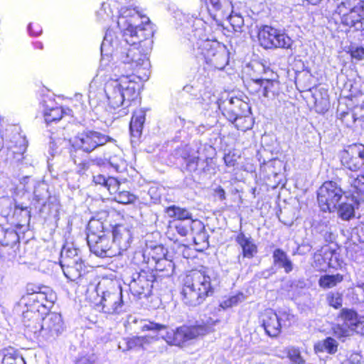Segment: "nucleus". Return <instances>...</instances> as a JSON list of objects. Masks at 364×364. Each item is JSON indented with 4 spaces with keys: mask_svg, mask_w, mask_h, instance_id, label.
Returning <instances> with one entry per match:
<instances>
[{
    "mask_svg": "<svg viewBox=\"0 0 364 364\" xmlns=\"http://www.w3.org/2000/svg\"><path fill=\"white\" fill-rule=\"evenodd\" d=\"M152 36L151 31L145 30L135 31L128 28L122 35V40L118 41L112 30H107L101 44V53L104 55H111L121 61L119 69H127L134 73L141 66H148L149 63L146 54L141 53L139 47L141 43L150 44L149 38Z\"/></svg>",
    "mask_w": 364,
    "mask_h": 364,
    "instance_id": "nucleus-1",
    "label": "nucleus"
},
{
    "mask_svg": "<svg viewBox=\"0 0 364 364\" xmlns=\"http://www.w3.org/2000/svg\"><path fill=\"white\" fill-rule=\"evenodd\" d=\"M119 73V77L111 78L106 82L104 91L109 108L114 110L119 109L120 116H122L128 114L127 108L131 102L137 97L139 84L135 81L134 75Z\"/></svg>",
    "mask_w": 364,
    "mask_h": 364,
    "instance_id": "nucleus-2",
    "label": "nucleus"
},
{
    "mask_svg": "<svg viewBox=\"0 0 364 364\" xmlns=\"http://www.w3.org/2000/svg\"><path fill=\"white\" fill-rule=\"evenodd\" d=\"M216 283V279L205 272L191 271L183 279L181 294L184 303L191 306L201 304L213 294Z\"/></svg>",
    "mask_w": 364,
    "mask_h": 364,
    "instance_id": "nucleus-3",
    "label": "nucleus"
},
{
    "mask_svg": "<svg viewBox=\"0 0 364 364\" xmlns=\"http://www.w3.org/2000/svg\"><path fill=\"white\" fill-rule=\"evenodd\" d=\"M197 24L201 25V27L193 31V37L196 40L198 53L203 56L208 65L215 69H223L228 63L226 47L218 41L207 37L201 20H198Z\"/></svg>",
    "mask_w": 364,
    "mask_h": 364,
    "instance_id": "nucleus-4",
    "label": "nucleus"
},
{
    "mask_svg": "<svg viewBox=\"0 0 364 364\" xmlns=\"http://www.w3.org/2000/svg\"><path fill=\"white\" fill-rule=\"evenodd\" d=\"M87 245L90 251L102 258L113 257L119 255L110 237L103 230L102 223L98 220H91L87 225Z\"/></svg>",
    "mask_w": 364,
    "mask_h": 364,
    "instance_id": "nucleus-5",
    "label": "nucleus"
},
{
    "mask_svg": "<svg viewBox=\"0 0 364 364\" xmlns=\"http://www.w3.org/2000/svg\"><path fill=\"white\" fill-rule=\"evenodd\" d=\"M98 299L95 303L96 309L107 314H119L122 311L123 300L122 289L109 282L108 285L99 282L96 287Z\"/></svg>",
    "mask_w": 364,
    "mask_h": 364,
    "instance_id": "nucleus-6",
    "label": "nucleus"
},
{
    "mask_svg": "<svg viewBox=\"0 0 364 364\" xmlns=\"http://www.w3.org/2000/svg\"><path fill=\"white\" fill-rule=\"evenodd\" d=\"M343 26L355 31H364V1L343 0L336 8Z\"/></svg>",
    "mask_w": 364,
    "mask_h": 364,
    "instance_id": "nucleus-7",
    "label": "nucleus"
},
{
    "mask_svg": "<svg viewBox=\"0 0 364 364\" xmlns=\"http://www.w3.org/2000/svg\"><path fill=\"white\" fill-rule=\"evenodd\" d=\"M218 107L223 114L232 123L235 124L237 129L245 131L250 129V124L242 126L239 122L245 119L243 117L250 113V107L246 102L238 97H230L220 101Z\"/></svg>",
    "mask_w": 364,
    "mask_h": 364,
    "instance_id": "nucleus-8",
    "label": "nucleus"
},
{
    "mask_svg": "<svg viewBox=\"0 0 364 364\" xmlns=\"http://www.w3.org/2000/svg\"><path fill=\"white\" fill-rule=\"evenodd\" d=\"M109 141H115V140L107 135L94 130L84 131L70 140L73 149L81 150L87 154Z\"/></svg>",
    "mask_w": 364,
    "mask_h": 364,
    "instance_id": "nucleus-9",
    "label": "nucleus"
},
{
    "mask_svg": "<svg viewBox=\"0 0 364 364\" xmlns=\"http://www.w3.org/2000/svg\"><path fill=\"white\" fill-rule=\"evenodd\" d=\"M343 191L334 181H326L318 188L317 199L318 205L323 212H334L342 200Z\"/></svg>",
    "mask_w": 364,
    "mask_h": 364,
    "instance_id": "nucleus-10",
    "label": "nucleus"
},
{
    "mask_svg": "<svg viewBox=\"0 0 364 364\" xmlns=\"http://www.w3.org/2000/svg\"><path fill=\"white\" fill-rule=\"evenodd\" d=\"M207 332L208 328L203 325L183 326L177 328L176 330L167 331L166 334L162 336V338L168 345L181 346L188 341L194 339L199 336L205 335Z\"/></svg>",
    "mask_w": 364,
    "mask_h": 364,
    "instance_id": "nucleus-11",
    "label": "nucleus"
},
{
    "mask_svg": "<svg viewBox=\"0 0 364 364\" xmlns=\"http://www.w3.org/2000/svg\"><path fill=\"white\" fill-rule=\"evenodd\" d=\"M155 279V275L149 270L134 272L129 284V290L139 299L147 298L151 294Z\"/></svg>",
    "mask_w": 364,
    "mask_h": 364,
    "instance_id": "nucleus-12",
    "label": "nucleus"
},
{
    "mask_svg": "<svg viewBox=\"0 0 364 364\" xmlns=\"http://www.w3.org/2000/svg\"><path fill=\"white\" fill-rule=\"evenodd\" d=\"M258 39L260 45L264 48H290L293 41L286 33L265 26L258 33Z\"/></svg>",
    "mask_w": 364,
    "mask_h": 364,
    "instance_id": "nucleus-13",
    "label": "nucleus"
},
{
    "mask_svg": "<svg viewBox=\"0 0 364 364\" xmlns=\"http://www.w3.org/2000/svg\"><path fill=\"white\" fill-rule=\"evenodd\" d=\"M119 14L117 25L122 30V35H124V32L127 31L128 28H131L135 31H139L140 29L145 30L146 32L151 31L144 26L140 25L141 23H144V21H141L143 18H146L147 21H149V19L145 16H142L139 11L135 8L122 7L119 11Z\"/></svg>",
    "mask_w": 364,
    "mask_h": 364,
    "instance_id": "nucleus-14",
    "label": "nucleus"
},
{
    "mask_svg": "<svg viewBox=\"0 0 364 364\" xmlns=\"http://www.w3.org/2000/svg\"><path fill=\"white\" fill-rule=\"evenodd\" d=\"M39 331L46 340H55L64 331L61 315L55 312L48 314L43 318Z\"/></svg>",
    "mask_w": 364,
    "mask_h": 364,
    "instance_id": "nucleus-15",
    "label": "nucleus"
},
{
    "mask_svg": "<svg viewBox=\"0 0 364 364\" xmlns=\"http://www.w3.org/2000/svg\"><path fill=\"white\" fill-rule=\"evenodd\" d=\"M342 164L350 171H357L364 165V146L360 144L350 145L341 154Z\"/></svg>",
    "mask_w": 364,
    "mask_h": 364,
    "instance_id": "nucleus-16",
    "label": "nucleus"
},
{
    "mask_svg": "<svg viewBox=\"0 0 364 364\" xmlns=\"http://www.w3.org/2000/svg\"><path fill=\"white\" fill-rule=\"evenodd\" d=\"M208 11L218 23L224 19L231 21L233 18L232 4L230 0H209Z\"/></svg>",
    "mask_w": 364,
    "mask_h": 364,
    "instance_id": "nucleus-17",
    "label": "nucleus"
},
{
    "mask_svg": "<svg viewBox=\"0 0 364 364\" xmlns=\"http://www.w3.org/2000/svg\"><path fill=\"white\" fill-rule=\"evenodd\" d=\"M112 242L118 249L119 255L127 250L132 241V234L129 228L124 225H117L112 230Z\"/></svg>",
    "mask_w": 364,
    "mask_h": 364,
    "instance_id": "nucleus-18",
    "label": "nucleus"
},
{
    "mask_svg": "<svg viewBox=\"0 0 364 364\" xmlns=\"http://www.w3.org/2000/svg\"><path fill=\"white\" fill-rule=\"evenodd\" d=\"M285 316L284 314L278 315L272 309L266 310L263 315L262 326L269 336L274 337L280 333L283 325L282 316Z\"/></svg>",
    "mask_w": 364,
    "mask_h": 364,
    "instance_id": "nucleus-19",
    "label": "nucleus"
},
{
    "mask_svg": "<svg viewBox=\"0 0 364 364\" xmlns=\"http://www.w3.org/2000/svg\"><path fill=\"white\" fill-rule=\"evenodd\" d=\"M340 315L350 326V331L364 336V316H358L355 311L348 309H343Z\"/></svg>",
    "mask_w": 364,
    "mask_h": 364,
    "instance_id": "nucleus-20",
    "label": "nucleus"
},
{
    "mask_svg": "<svg viewBox=\"0 0 364 364\" xmlns=\"http://www.w3.org/2000/svg\"><path fill=\"white\" fill-rule=\"evenodd\" d=\"M193 234V242L198 251H203L209 246L208 237L205 228L202 223L196 221L191 228Z\"/></svg>",
    "mask_w": 364,
    "mask_h": 364,
    "instance_id": "nucleus-21",
    "label": "nucleus"
},
{
    "mask_svg": "<svg viewBox=\"0 0 364 364\" xmlns=\"http://www.w3.org/2000/svg\"><path fill=\"white\" fill-rule=\"evenodd\" d=\"M236 242L242 250V255L246 258H252L257 252L256 245L251 237H247L243 232H240L235 237Z\"/></svg>",
    "mask_w": 364,
    "mask_h": 364,
    "instance_id": "nucleus-22",
    "label": "nucleus"
},
{
    "mask_svg": "<svg viewBox=\"0 0 364 364\" xmlns=\"http://www.w3.org/2000/svg\"><path fill=\"white\" fill-rule=\"evenodd\" d=\"M82 261L79 255V250L75 248L73 244L65 245L60 252V265H69Z\"/></svg>",
    "mask_w": 364,
    "mask_h": 364,
    "instance_id": "nucleus-23",
    "label": "nucleus"
},
{
    "mask_svg": "<svg viewBox=\"0 0 364 364\" xmlns=\"http://www.w3.org/2000/svg\"><path fill=\"white\" fill-rule=\"evenodd\" d=\"M141 255L145 263L152 265L165 257L166 251L161 245L150 246L146 247Z\"/></svg>",
    "mask_w": 364,
    "mask_h": 364,
    "instance_id": "nucleus-24",
    "label": "nucleus"
},
{
    "mask_svg": "<svg viewBox=\"0 0 364 364\" xmlns=\"http://www.w3.org/2000/svg\"><path fill=\"white\" fill-rule=\"evenodd\" d=\"M40 316L38 312L26 310L22 314V323L31 333H36L40 328Z\"/></svg>",
    "mask_w": 364,
    "mask_h": 364,
    "instance_id": "nucleus-25",
    "label": "nucleus"
},
{
    "mask_svg": "<svg viewBox=\"0 0 364 364\" xmlns=\"http://www.w3.org/2000/svg\"><path fill=\"white\" fill-rule=\"evenodd\" d=\"M274 264L278 268L284 269L286 273L293 270V263L287 254L280 248L274 250L272 255Z\"/></svg>",
    "mask_w": 364,
    "mask_h": 364,
    "instance_id": "nucleus-26",
    "label": "nucleus"
},
{
    "mask_svg": "<svg viewBox=\"0 0 364 364\" xmlns=\"http://www.w3.org/2000/svg\"><path fill=\"white\" fill-rule=\"evenodd\" d=\"M64 273V275L70 281L76 282L82 275L84 269V265L82 261L78 262L74 264H70L69 265H60Z\"/></svg>",
    "mask_w": 364,
    "mask_h": 364,
    "instance_id": "nucleus-27",
    "label": "nucleus"
},
{
    "mask_svg": "<svg viewBox=\"0 0 364 364\" xmlns=\"http://www.w3.org/2000/svg\"><path fill=\"white\" fill-rule=\"evenodd\" d=\"M145 121V113L142 110L135 112L131 119L129 130L131 135L134 137H139Z\"/></svg>",
    "mask_w": 364,
    "mask_h": 364,
    "instance_id": "nucleus-28",
    "label": "nucleus"
},
{
    "mask_svg": "<svg viewBox=\"0 0 364 364\" xmlns=\"http://www.w3.org/2000/svg\"><path fill=\"white\" fill-rule=\"evenodd\" d=\"M93 182L96 185H100L109 193H116L119 189V182L114 177H106L105 175L98 174L93 176Z\"/></svg>",
    "mask_w": 364,
    "mask_h": 364,
    "instance_id": "nucleus-29",
    "label": "nucleus"
},
{
    "mask_svg": "<svg viewBox=\"0 0 364 364\" xmlns=\"http://www.w3.org/2000/svg\"><path fill=\"white\" fill-rule=\"evenodd\" d=\"M165 213L170 217L176 218L178 220H189L191 223H194L192 218V213L185 208H181L177 205H171L165 209Z\"/></svg>",
    "mask_w": 364,
    "mask_h": 364,
    "instance_id": "nucleus-30",
    "label": "nucleus"
},
{
    "mask_svg": "<svg viewBox=\"0 0 364 364\" xmlns=\"http://www.w3.org/2000/svg\"><path fill=\"white\" fill-rule=\"evenodd\" d=\"M125 346L122 350H141L144 349L145 346L150 343L149 338L147 336H133L124 339Z\"/></svg>",
    "mask_w": 364,
    "mask_h": 364,
    "instance_id": "nucleus-31",
    "label": "nucleus"
},
{
    "mask_svg": "<svg viewBox=\"0 0 364 364\" xmlns=\"http://www.w3.org/2000/svg\"><path fill=\"white\" fill-rule=\"evenodd\" d=\"M350 185V191L356 200L364 199V174L358 176L356 178L350 177L349 179Z\"/></svg>",
    "mask_w": 364,
    "mask_h": 364,
    "instance_id": "nucleus-32",
    "label": "nucleus"
},
{
    "mask_svg": "<svg viewBox=\"0 0 364 364\" xmlns=\"http://www.w3.org/2000/svg\"><path fill=\"white\" fill-rule=\"evenodd\" d=\"M43 114L47 124L59 121L63 117V110L58 107H50L46 101L43 102Z\"/></svg>",
    "mask_w": 364,
    "mask_h": 364,
    "instance_id": "nucleus-33",
    "label": "nucleus"
},
{
    "mask_svg": "<svg viewBox=\"0 0 364 364\" xmlns=\"http://www.w3.org/2000/svg\"><path fill=\"white\" fill-rule=\"evenodd\" d=\"M189 150L190 148L186 146L181 156L185 160L186 170L189 172H195L198 170L200 159L196 154H191Z\"/></svg>",
    "mask_w": 364,
    "mask_h": 364,
    "instance_id": "nucleus-34",
    "label": "nucleus"
},
{
    "mask_svg": "<svg viewBox=\"0 0 364 364\" xmlns=\"http://www.w3.org/2000/svg\"><path fill=\"white\" fill-rule=\"evenodd\" d=\"M338 319L342 323H334L331 326V331L333 335L337 338L342 339L350 336V326L348 325L346 321L338 315Z\"/></svg>",
    "mask_w": 364,
    "mask_h": 364,
    "instance_id": "nucleus-35",
    "label": "nucleus"
},
{
    "mask_svg": "<svg viewBox=\"0 0 364 364\" xmlns=\"http://www.w3.org/2000/svg\"><path fill=\"white\" fill-rule=\"evenodd\" d=\"M343 276L340 274L333 275H324L319 279V285L323 288H332L343 280Z\"/></svg>",
    "mask_w": 364,
    "mask_h": 364,
    "instance_id": "nucleus-36",
    "label": "nucleus"
},
{
    "mask_svg": "<svg viewBox=\"0 0 364 364\" xmlns=\"http://www.w3.org/2000/svg\"><path fill=\"white\" fill-rule=\"evenodd\" d=\"M285 353L289 358L291 364H304L305 360L301 355V351L298 348L289 346L285 348Z\"/></svg>",
    "mask_w": 364,
    "mask_h": 364,
    "instance_id": "nucleus-37",
    "label": "nucleus"
},
{
    "mask_svg": "<svg viewBox=\"0 0 364 364\" xmlns=\"http://www.w3.org/2000/svg\"><path fill=\"white\" fill-rule=\"evenodd\" d=\"M338 342L331 337H327L321 343H318L316 348L319 350H325L330 354H334L338 350Z\"/></svg>",
    "mask_w": 364,
    "mask_h": 364,
    "instance_id": "nucleus-38",
    "label": "nucleus"
},
{
    "mask_svg": "<svg viewBox=\"0 0 364 364\" xmlns=\"http://www.w3.org/2000/svg\"><path fill=\"white\" fill-rule=\"evenodd\" d=\"M338 210L339 216L343 220H349L354 216V207L352 204L343 202L342 200L338 203Z\"/></svg>",
    "mask_w": 364,
    "mask_h": 364,
    "instance_id": "nucleus-39",
    "label": "nucleus"
},
{
    "mask_svg": "<svg viewBox=\"0 0 364 364\" xmlns=\"http://www.w3.org/2000/svg\"><path fill=\"white\" fill-rule=\"evenodd\" d=\"M111 195H114V199L122 204H129L134 203L136 198L134 195L130 193L129 191L119 190L116 193H109Z\"/></svg>",
    "mask_w": 364,
    "mask_h": 364,
    "instance_id": "nucleus-40",
    "label": "nucleus"
},
{
    "mask_svg": "<svg viewBox=\"0 0 364 364\" xmlns=\"http://www.w3.org/2000/svg\"><path fill=\"white\" fill-rule=\"evenodd\" d=\"M328 304L334 309H340L343 304V294L338 291H330L326 294Z\"/></svg>",
    "mask_w": 364,
    "mask_h": 364,
    "instance_id": "nucleus-41",
    "label": "nucleus"
},
{
    "mask_svg": "<svg viewBox=\"0 0 364 364\" xmlns=\"http://www.w3.org/2000/svg\"><path fill=\"white\" fill-rule=\"evenodd\" d=\"M245 300V296L242 293H238L236 295L230 296L229 298L223 300L220 303V306L223 309H228L237 305L239 303Z\"/></svg>",
    "mask_w": 364,
    "mask_h": 364,
    "instance_id": "nucleus-42",
    "label": "nucleus"
},
{
    "mask_svg": "<svg viewBox=\"0 0 364 364\" xmlns=\"http://www.w3.org/2000/svg\"><path fill=\"white\" fill-rule=\"evenodd\" d=\"M2 364H25V363L21 355L13 351H8L4 355Z\"/></svg>",
    "mask_w": 364,
    "mask_h": 364,
    "instance_id": "nucleus-43",
    "label": "nucleus"
},
{
    "mask_svg": "<svg viewBox=\"0 0 364 364\" xmlns=\"http://www.w3.org/2000/svg\"><path fill=\"white\" fill-rule=\"evenodd\" d=\"M151 268H154L159 272H168L172 270L173 264L171 261H169L165 258V257L159 261L154 262L152 265H150Z\"/></svg>",
    "mask_w": 364,
    "mask_h": 364,
    "instance_id": "nucleus-44",
    "label": "nucleus"
},
{
    "mask_svg": "<svg viewBox=\"0 0 364 364\" xmlns=\"http://www.w3.org/2000/svg\"><path fill=\"white\" fill-rule=\"evenodd\" d=\"M261 87L262 88V95L265 97H269V93L274 95V87L277 82L270 80H261Z\"/></svg>",
    "mask_w": 364,
    "mask_h": 364,
    "instance_id": "nucleus-45",
    "label": "nucleus"
},
{
    "mask_svg": "<svg viewBox=\"0 0 364 364\" xmlns=\"http://www.w3.org/2000/svg\"><path fill=\"white\" fill-rule=\"evenodd\" d=\"M164 328H166V326L160 324V323H154L152 321H147V322L144 323L141 327V330L142 331H159Z\"/></svg>",
    "mask_w": 364,
    "mask_h": 364,
    "instance_id": "nucleus-46",
    "label": "nucleus"
},
{
    "mask_svg": "<svg viewBox=\"0 0 364 364\" xmlns=\"http://www.w3.org/2000/svg\"><path fill=\"white\" fill-rule=\"evenodd\" d=\"M109 7V4L103 3L102 4V8L100 11H97V16H101L103 20H106L107 18H112L114 16L113 11L109 10V12H107V9Z\"/></svg>",
    "mask_w": 364,
    "mask_h": 364,
    "instance_id": "nucleus-47",
    "label": "nucleus"
},
{
    "mask_svg": "<svg viewBox=\"0 0 364 364\" xmlns=\"http://www.w3.org/2000/svg\"><path fill=\"white\" fill-rule=\"evenodd\" d=\"M96 357L95 355H86L78 358L75 364H95Z\"/></svg>",
    "mask_w": 364,
    "mask_h": 364,
    "instance_id": "nucleus-48",
    "label": "nucleus"
},
{
    "mask_svg": "<svg viewBox=\"0 0 364 364\" xmlns=\"http://www.w3.org/2000/svg\"><path fill=\"white\" fill-rule=\"evenodd\" d=\"M176 231L181 236H186L189 231V226L183 224L182 222L178 223L175 226Z\"/></svg>",
    "mask_w": 364,
    "mask_h": 364,
    "instance_id": "nucleus-49",
    "label": "nucleus"
},
{
    "mask_svg": "<svg viewBox=\"0 0 364 364\" xmlns=\"http://www.w3.org/2000/svg\"><path fill=\"white\" fill-rule=\"evenodd\" d=\"M351 56L357 60L364 59V48L362 47H357L351 50Z\"/></svg>",
    "mask_w": 364,
    "mask_h": 364,
    "instance_id": "nucleus-50",
    "label": "nucleus"
},
{
    "mask_svg": "<svg viewBox=\"0 0 364 364\" xmlns=\"http://www.w3.org/2000/svg\"><path fill=\"white\" fill-rule=\"evenodd\" d=\"M224 161L227 166L232 167L236 164V159L235 154L228 153L224 156Z\"/></svg>",
    "mask_w": 364,
    "mask_h": 364,
    "instance_id": "nucleus-51",
    "label": "nucleus"
},
{
    "mask_svg": "<svg viewBox=\"0 0 364 364\" xmlns=\"http://www.w3.org/2000/svg\"><path fill=\"white\" fill-rule=\"evenodd\" d=\"M311 246H309L307 244H302L301 245L299 246L296 251L294 253V255L298 254L300 255H305L306 253L311 251Z\"/></svg>",
    "mask_w": 364,
    "mask_h": 364,
    "instance_id": "nucleus-52",
    "label": "nucleus"
},
{
    "mask_svg": "<svg viewBox=\"0 0 364 364\" xmlns=\"http://www.w3.org/2000/svg\"><path fill=\"white\" fill-rule=\"evenodd\" d=\"M74 163L79 166V172L84 173L89 168V162L88 161H82L77 164V160L73 158Z\"/></svg>",
    "mask_w": 364,
    "mask_h": 364,
    "instance_id": "nucleus-53",
    "label": "nucleus"
},
{
    "mask_svg": "<svg viewBox=\"0 0 364 364\" xmlns=\"http://www.w3.org/2000/svg\"><path fill=\"white\" fill-rule=\"evenodd\" d=\"M28 30L30 34L33 36H38L42 32L41 28L38 26H36V28L33 29V25L31 23L28 25Z\"/></svg>",
    "mask_w": 364,
    "mask_h": 364,
    "instance_id": "nucleus-54",
    "label": "nucleus"
},
{
    "mask_svg": "<svg viewBox=\"0 0 364 364\" xmlns=\"http://www.w3.org/2000/svg\"><path fill=\"white\" fill-rule=\"evenodd\" d=\"M245 119L243 120H241L239 122V123L242 125V126H247L249 124H250V127L252 126V124H251V122H250V118L248 117V114H246L245 117H243Z\"/></svg>",
    "mask_w": 364,
    "mask_h": 364,
    "instance_id": "nucleus-55",
    "label": "nucleus"
},
{
    "mask_svg": "<svg viewBox=\"0 0 364 364\" xmlns=\"http://www.w3.org/2000/svg\"><path fill=\"white\" fill-rule=\"evenodd\" d=\"M232 16L233 17V18H232L231 21L230 20V22H232H232H235H235L237 23V25H238V26H239L240 23H242L243 20H242V18H241V16H232Z\"/></svg>",
    "mask_w": 364,
    "mask_h": 364,
    "instance_id": "nucleus-56",
    "label": "nucleus"
},
{
    "mask_svg": "<svg viewBox=\"0 0 364 364\" xmlns=\"http://www.w3.org/2000/svg\"><path fill=\"white\" fill-rule=\"evenodd\" d=\"M217 193H218V196H219V198H220L221 200L225 199V191H224L223 188H218V189L217 190Z\"/></svg>",
    "mask_w": 364,
    "mask_h": 364,
    "instance_id": "nucleus-57",
    "label": "nucleus"
},
{
    "mask_svg": "<svg viewBox=\"0 0 364 364\" xmlns=\"http://www.w3.org/2000/svg\"><path fill=\"white\" fill-rule=\"evenodd\" d=\"M15 208H16V209H20L21 210H26L27 208H26V207L23 206V205H21V204H18V203H16V204H15Z\"/></svg>",
    "mask_w": 364,
    "mask_h": 364,
    "instance_id": "nucleus-58",
    "label": "nucleus"
},
{
    "mask_svg": "<svg viewBox=\"0 0 364 364\" xmlns=\"http://www.w3.org/2000/svg\"><path fill=\"white\" fill-rule=\"evenodd\" d=\"M342 364H358V363H355L353 360L352 358H350V359L346 360L344 362H343Z\"/></svg>",
    "mask_w": 364,
    "mask_h": 364,
    "instance_id": "nucleus-59",
    "label": "nucleus"
},
{
    "mask_svg": "<svg viewBox=\"0 0 364 364\" xmlns=\"http://www.w3.org/2000/svg\"><path fill=\"white\" fill-rule=\"evenodd\" d=\"M46 296L43 293H38L37 296H36V299H38V300L39 299H46Z\"/></svg>",
    "mask_w": 364,
    "mask_h": 364,
    "instance_id": "nucleus-60",
    "label": "nucleus"
},
{
    "mask_svg": "<svg viewBox=\"0 0 364 364\" xmlns=\"http://www.w3.org/2000/svg\"><path fill=\"white\" fill-rule=\"evenodd\" d=\"M306 1L311 4L316 5L318 3H319L321 0H306Z\"/></svg>",
    "mask_w": 364,
    "mask_h": 364,
    "instance_id": "nucleus-61",
    "label": "nucleus"
},
{
    "mask_svg": "<svg viewBox=\"0 0 364 364\" xmlns=\"http://www.w3.org/2000/svg\"><path fill=\"white\" fill-rule=\"evenodd\" d=\"M193 290H194V292H195L196 294H198L197 288H194Z\"/></svg>",
    "mask_w": 364,
    "mask_h": 364,
    "instance_id": "nucleus-62",
    "label": "nucleus"
},
{
    "mask_svg": "<svg viewBox=\"0 0 364 364\" xmlns=\"http://www.w3.org/2000/svg\"><path fill=\"white\" fill-rule=\"evenodd\" d=\"M2 146V143H0V148Z\"/></svg>",
    "mask_w": 364,
    "mask_h": 364,
    "instance_id": "nucleus-63",
    "label": "nucleus"
}]
</instances>
